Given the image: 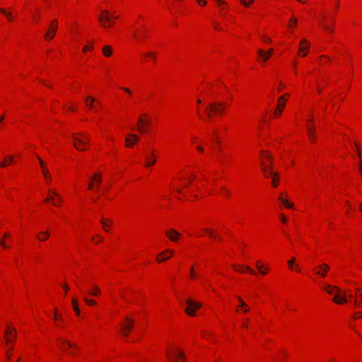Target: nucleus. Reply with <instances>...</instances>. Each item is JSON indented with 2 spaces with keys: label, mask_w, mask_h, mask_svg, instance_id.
<instances>
[{
  "label": "nucleus",
  "mask_w": 362,
  "mask_h": 362,
  "mask_svg": "<svg viewBox=\"0 0 362 362\" xmlns=\"http://www.w3.org/2000/svg\"><path fill=\"white\" fill-rule=\"evenodd\" d=\"M195 109L202 120L214 121L226 116L231 105L228 88L220 81L200 83L195 93Z\"/></svg>",
  "instance_id": "f257e3e1"
},
{
  "label": "nucleus",
  "mask_w": 362,
  "mask_h": 362,
  "mask_svg": "<svg viewBox=\"0 0 362 362\" xmlns=\"http://www.w3.org/2000/svg\"><path fill=\"white\" fill-rule=\"evenodd\" d=\"M227 131L228 127L226 124H217L209 134V141H206L199 136L192 134L190 136V144L199 154L222 165L223 163L221 155L223 151L222 138Z\"/></svg>",
  "instance_id": "f03ea898"
},
{
  "label": "nucleus",
  "mask_w": 362,
  "mask_h": 362,
  "mask_svg": "<svg viewBox=\"0 0 362 362\" xmlns=\"http://www.w3.org/2000/svg\"><path fill=\"white\" fill-rule=\"evenodd\" d=\"M170 189L175 192V197L179 199L190 200L198 197V193L212 194L213 190L208 182L199 180L193 175L184 173L180 177L173 180Z\"/></svg>",
  "instance_id": "7ed1b4c3"
},
{
  "label": "nucleus",
  "mask_w": 362,
  "mask_h": 362,
  "mask_svg": "<svg viewBox=\"0 0 362 362\" xmlns=\"http://www.w3.org/2000/svg\"><path fill=\"white\" fill-rule=\"evenodd\" d=\"M321 288L328 294L333 296V302L338 305H343L351 302L354 299V306L356 308L362 307V289L356 288L354 294L351 291H342L339 287L324 284Z\"/></svg>",
  "instance_id": "20e7f679"
},
{
  "label": "nucleus",
  "mask_w": 362,
  "mask_h": 362,
  "mask_svg": "<svg viewBox=\"0 0 362 362\" xmlns=\"http://www.w3.org/2000/svg\"><path fill=\"white\" fill-rule=\"evenodd\" d=\"M132 33L136 43L145 45L150 40L151 34L148 19L144 16H139L133 26Z\"/></svg>",
  "instance_id": "39448f33"
},
{
  "label": "nucleus",
  "mask_w": 362,
  "mask_h": 362,
  "mask_svg": "<svg viewBox=\"0 0 362 362\" xmlns=\"http://www.w3.org/2000/svg\"><path fill=\"white\" fill-rule=\"evenodd\" d=\"M261 167L264 177H272V184L274 187H276L279 184V175L273 172L272 170V157L270 152L262 151L259 155Z\"/></svg>",
  "instance_id": "423d86ee"
},
{
  "label": "nucleus",
  "mask_w": 362,
  "mask_h": 362,
  "mask_svg": "<svg viewBox=\"0 0 362 362\" xmlns=\"http://www.w3.org/2000/svg\"><path fill=\"white\" fill-rule=\"evenodd\" d=\"M166 357L170 362H185V356L183 350L176 344L168 347Z\"/></svg>",
  "instance_id": "0eeeda50"
},
{
  "label": "nucleus",
  "mask_w": 362,
  "mask_h": 362,
  "mask_svg": "<svg viewBox=\"0 0 362 362\" xmlns=\"http://www.w3.org/2000/svg\"><path fill=\"white\" fill-rule=\"evenodd\" d=\"M189 235L197 238L207 235L214 241L220 240V236L216 231L209 228H202L200 226L194 227L192 230L189 232Z\"/></svg>",
  "instance_id": "6e6552de"
},
{
  "label": "nucleus",
  "mask_w": 362,
  "mask_h": 362,
  "mask_svg": "<svg viewBox=\"0 0 362 362\" xmlns=\"http://www.w3.org/2000/svg\"><path fill=\"white\" fill-rule=\"evenodd\" d=\"M90 138L87 133H76L73 134V143L78 151H86L89 148Z\"/></svg>",
  "instance_id": "1a4fd4ad"
},
{
  "label": "nucleus",
  "mask_w": 362,
  "mask_h": 362,
  "mask_svg": "<svg viewBox=\"0 0 362 362\" xmlns=\"http://www.w3.org/2000/svg\"><path fill=\"white\" fill-rule=\"evenodd\" d=\"M64 199L62 195L56 189L49 188L47 192V197L45 199V204H50L56 207H59L63 204Z\"/></svg>",
  "instance_id": "9d476101"
},
{
  "label": "nucleus",
  "mask_w": 362,
  "mask_h": 362,
  "mask_svg": "<svg viewBox=\"0 0 362 362\" xmlns=\"http://www.w3.org/2000/svg\"><path fill=\"white\" fill-rule=\"evenodd\" d=\"M98 18L101 25L107 28L114 25L117 16L109 11L105 10L101 12Z\"/></svg>",
  "instance_id": "9b49d317"
},
{
  "label": "nucleus",
  "mask_w": 362,
  "mask_h": 362,
  "mask_svg": "<svg viewBox=\"0 0 362 362\" xmlns=\"http://www.w3.org/2000/svg\"><path fill=\"white\" fill-rule=\"evenodd\" d=\"M134 318L132 315H127L120 323V332L122 336L128 337L134 327Z\"/></svg>",
  "instance_id": "f8f14e48"
},
{
  "label": "nucleus",
  "mask_w": 362,
  "mask_h": 362,
  "mask_svg": "<svg viewBox=\"0 0 362 362\" xmlns=\"http://www.w3.org/2000/svg\"><path fill=\"white\" fill-rule=\"evenodd\" d=\"M151 122V117L147 113L141 114L136 123L139 132L141 134H146L149 130Z\"/></svg>",
  "instance_id": "ddd939ff"
},
{
  "label": "nucleus",
  "mask_w": 362,
  "mask_h": 362,
  "mask_svg": "<svg viewBox=\"0 0 362 362\" xmlns=\"http://www.w3.org/2000/svg\"><path fill=\"white\" fill-rule=\"evenodd\" d=\"M58 347L63 351L67 352L71 356H75L78 347L76 344L65 339H59L57 341Z\"/></svg>",
  "instance_id": "4468645a"
},
{
  "label": "nucleus",
  "mask_w": 362,
  "mask_h": 362,
  "mask_svg": "<svg viewBox=\"0 0 362 362\" xmlns=\"http://www.w3.org/2000/svg\"><path fill=\"white\" fill-rule=\"evenodd\" d=\"M39 161L41 173L42 174L45 183L47 185H49L52 181V176L49 170V165L48 163L42 160L39 156H37Z\"/></svg>",
  "instance_id": "2eb2a0df"
},
{
  "label": "nucleus",
  "mask_w": 362,
  "mask_h": 362,
  "mask_svg": "<svg viewBox=\"0 0 362 362\" xmlns=\"http://www.w3.org/2000/svg\"><path fill=\"white\" fill-rule=\"evenodd\" d=\"M202 303L194 300L192 298H188L185 303V310L189 316H196L197 311L202 307Z\"/></svg>",
  "instance_id": "dca6fc26"
},
{
  "label": "nucleus",
  "mask_w": 362,
  "mask_h": 362,
  "mask_svg": "<svg viewBox=\"0 0 362 362\" xmlns=\"http://www.w3.org/2000/svg\"><path fill=\"white\" fill-rule=\"evenodd\" d=\"M289 96H290L289 93H284V95H282L281 97L279 98V99L277 100L276 107L274 110V112L272 114L273 119H277L281 115V114L285 108L286 103L288 100Z\"/></svg>",
  "instance_id": "f3484780"
},
{
  "label": "nucleus",
  "mask_w": 362,
  "mask_h": 362,
  "mask_svg": "<svg viewBox=\"0 0 362 362\" xmlns=\"http://www.w3.org/2000/svg\"><path fill=\"white\" fill-rule=\"evenodd\" d=\"M313 115L312 113L308 117L306 122V132L308 139L310 143L313 144L316 141L315 129L313 123Z\"/></svg>",
  "instance_id": "a211bd4d"
},
{
  "label": "nucleus",
  "mask_w": 362,
  "mask_h": 362,
  "mask_svg": "<svg viewBox=\"0 0 362 362\" xmlns=\"http://www.w3.org/2000/svg\"><path fill=\"white\" fill-rule=\"evenodd\" d=\"M274 48H270L269 50L265 51L264 49L259 48L257 49V61L262 66H264L265 63L272 57L274 54Z\"/></svg>",
  "instance_id": "6ab92c4d"
},
{
  "label": "nucleus",
  "mask_w": 362,
  "mask_h": 362,
  "mask_svg": "<svg viewBox=\"0 0 362 362\" xmlns=\"http://www.w3.org/2000/svg\"><path fill=\"white\" fill-rule=\"evenodd\" d=\"M318 24L327 33H332L334 30V21L332 18H327L322 15L318 21Z\"/></svg>",
  "instance_id": "aec40b11"
},
{
  "label": "nucleus",
  "mask_w": 362,
  "mask_h": 362,
  "mask_svg": "<svg viewBox=\"0 0 362 362\" xmlns=\"http://www.w3.org/2000/svg\"><path fill=\"white\" fill-rule=\"evenodd\" d=\"M58 30V21L57 20L54 19L52 20L47 28V30L46 31L44 39L47 42H50L54 38V36L57 33V31Z\"/></svg>",
  "instance_id": "412c9836"
},
{
  "label": "nucleus",
  "mask_w": 362,
  "mask_h": 362,
  "mask_svg": "<svg viewBox=\"0 0 362 362\" xmlns=\"http://www.w3.org/2000/svg\"><path fill=\"white\" fill-rule=\"evenodd\" d=\"M310 43L306 38H302L299 42L297 54L299 57H305L309 52Z\"/></svg>",
  "instance_id": "4be33fe9"
},
{
  "label": "nucleus",
  "mask_w": 362,
  "mask_h": 362,
  "mask_svg": "<svg viewBox=\"0 0 362 362\" xmlns=\"http://www.w3.org/2000/svg\"><path fill=\"white\" fill-rule=\"evenodd\" d=\"M102 182V175L100 173H95L90 178L88 189L91 191H97Z\"/></svg>",
  "instance_id": "5701e85b"
},
{
  "label": "nucleus",
  "mask_w": 362,
  "mask_h": 362,
  "mask_svg": "<svg viewBox=\"0 0 362 362\" xmlns=\"http://www.w3.org/2000/svg\"><path fill=\"white\" fill-rule=\"evenodd\" d=\"M142 61L145 63L152 62L156 64L158 61L157 52L156 51H146L141 54Z\"/></svg>",
  "instance_id": "b1692460"
},
{
  "label": "nucleus",
  "mask_w": 362,
  "mask_h": 362,
  "mask_svg": "<svg viewBox=\"0 0 362 362\" xmlns=\"http://www.w3.org/2000/svg\"><path fill=\"white\" fill-rule=\"evenodd\" d=\"M16 330L15 328L11 326H8L4 334L6 346H8L9 344H13L16 339Z\"/></svg>",
  "instance_id": "393cba45"
},
{
  "label": "nucleus",
  "mask_w": 362,
  "mask_h": 362,
  "mask_svg": "<svg viewBox=\"0 0 362 362\" xmlns=\"http://www.w3.org/2000/svg\"><path fill=\"white\" fill-rule=\"evenodd\" d=\"M232 269L234 271L240 274H249L250 275L255 276L257 275L256 272L252 268L248 266H245L243 264H233Z\"/></svg>",
  "instance_id": "a878e982"
},
{
  "label": "nucleus",
  "mask_w": 362,
  "mask_h": 362,
  "mask_svg": "<svg viewBox=\"0 0 362 362\" xmlns=\"http://www.w3.org/2000/svg\"><path fill=\"white\" fill-rule=\"evenodd\" d=\"M86 105L91 111L95 112H99L101 107L100 102L92 96H88L86 98Z\"/></svg>",
  "instance_id": "bb28decb"
},
{
  "label": "nucleus",
  "mask_w": 362,
  "mask_h": 362,
  "mask_svg": "<svg viewBox=\"0 0 362 362\" xmlns=\"http://www.w3.org/2000/svg\"><path fill=\"white\" fill-rule=\"evenodd\" d=\"M165 235L173 243H177L182 236L180 232L173 228L167 229Z\"/></svg>",
  "instance_id": "cd10ccee"
},
{
  "label": "nucleus",
  "mask_w": 362,
  "mask_h": 362,
  "mask_svg": "<svg viewBox=\"0 0 362 362\" xmlns=\"http://www.w3.org/2000/svg\"><path fill=\"white\" fill-rule=\"evenodd\" d=\"M329 269V265L325 263L316 266L313 268V273L320 278H325Z\"/></svg>",
  "instance_id": "c85d7f7f"
},
{
  "label": "nucleus",
  "mask_w": 362,
  "mask_h": 362,
  "mask_svg": "<svg viewBox=\"0 0 362 362\" xmlns=\"http://www.w3.org/2000/svg\"><path fill=\"white\" fill-rule=\"evenodd\" d=\"M174 254V250L172 249H167L160 253H158L156 256V260L158 263H163L170 258L173 257Z\"/></svg>",
  "instance_id": "c756f323"
},
{
  "label": "nucleus",
  "mask_w": 362,
  "mask_h": 362,
  "mask_svg": "<svg viewBox=\"0 0 362 362\" xmlns=\"http://www.w3.org/2000/svg\"><path fill=\"white\" fill-rule=\"evenodd\" d=\"M256 269L258 271V273L266 276L270 272V267L268 264H264L262 260H257L255 263Z\"/></svg>",
  "instance_id": "7c9ffc66"
},
{
  "label": "nucleus",
  "mask_w": 362,
  "mask_h": 362,
  "mask_svg": "<svg viewBox=\"0 0 362 362\" xmlns=\"http://www.w3.org/2000/svg\"><path fill=\"white\" fill-rule=\"evenodd\" d=\"M140 140L139 136L135 134H129L125 139V147L132 148Z\"/></svg>",
  "instance_id": "2f4dec72"
},
{
  "label": "nucleus",
  "mask_w": 362,
  "mask_h": 362,
  "mask_svg": "<svg viewBox=\"0 0 362 362\" xmlns=\"http://www.w3.org/2000/svg\"><path fill=\"white\" fill-rule=\"evenodd\" d=\"M216 5L219 10V13L222 16H226L229 11V6L227 2L223 0H216Z\"/></svg>",
  "instance_id": "473e14b6"
},
{
  "label": "nucleus",
  "mask_w": 362,
  "mask_h": 362,
  "mask_svg": "<svg viewBox=\"0 0 362 362\" xmlns=\"http://www.w3.org/2000/svg\"><path fill=\"white\" fill-rule=\"evenodd\" d=\"M156 156L155 155V151H152L151 154L146 155L144 160V165L146 168H150L155 165L156 163Z\"/></svg>",
  "instance_id": "72a5a7b5"
},
{
  "label": "nucleus",
  "mask_w": 362,
  "mask_h": 362,
  "mask_svg": "<svg viewBox=\"0 0 362 362\" xmlns=\"http://www.w3.org/2000/svg\"><path fill=\"white\" fill-rule=\"evenodd\" d=\"M238 305L236 306L235 312H243V313H247L250 311V307L247 304L245 303V302L240 298H238Z\"/></svg>",
  "instance_id": "f704fd0d"
},
{
  "label": "nucleus",
  "mask_w": 362,
  "mask_h": 362,
  "mask_svg": "<svg viewBox=\"0 0 362 362\" xmlns=\"http://www.w3.org/2000/svg\"><path fill=\"white\" fill-rule=\"evenodd\" d=\"M11 243V235L9 233H5L1 240V245L4 248H9Z\"/></svg>",
  "instance_id": "c9c22d12"
},
{
  "label": "nucleus",
  "mask_w": 362,
  "mask_h": 362,
  "mask_svg": "<svg viewBox=\"0 0 362 362\" xmlns=\"http://www.w3.org/2000/svg\"><path fill=\"white\" fill-rule=\"evenodd\" d=\"M82 294H86L85 292L81 291ZM101 293V291L100 287L98 285H93L86 292V294L90 295L92 296H99Z\"/></svg>",
  "instance_id": "e433bc0d"
},
{
  "label": "nucleus",
  "mask_w": 362,
  "mask_h": 362,
  "mask_svg": "<svg viewBox=\"0 0 362 362\" xmlns=\"http://www.w3.org/2000/svg\"><path fill=\"white\" fill-rule=\"evenodd\" d=\"M296 258L293 257L287 261L288 268L291 271H295L298 273H301V269L298 264L295 263Z\"/></svg>",
  "instance_id": "4c0bfd02"
},
{
  "label": "nucleus",
  "mask_w": 362,
  "mask_h": 362,
  "mask_svg": "<svg viewBox=\"0 0 362 362\" xmlns=\"http://www.w3.org/2000/svg\"><path fill=\"white\" fill-rule=\"evenodd\" d=\"M298 24V19L292 16L291 19L288 21L287 24V28L288 29V32L292 34L294 32L295 28H296Z\"/></svg>",
  "instance_id": "58836bf2"
},
{
  "label": "nucleus",
  "mask_w": 362,
  "mask_h": 362,
  "mask_svg": "<svg viewBox=\"0 0 362 362\" xmlns=\"http://www.w3.org/2000/svg\"><path fill=\"white\" fill-rule=\"evenodd\" d=\"M102 53L105 57L109 58L113 54V47L111 45H106L103 47Z\"/></svg>",
  "instance_id": "ea45409f"
},
{
  "label": "nucleus",
  "mask_w": 362,
  "mask_h": 362,
  "mask_svg": "<svg viewBox=\"0 0 362 362\" xmlns=\"http://www.w3.org/2000/svg\"><path fill=\"white\" fill-rule=\"evenodd\" d=\"M32 20L34 24H39L42 20L41 11L39 8L35 10L32 16Z\"/></svg>",
  "instance_id": "a19ab883"
},
{
  "label": "nucleus",
  "mask_w": 362,
  "mask_h": 362,
  "mask_svg": "<svg viewBox=\"0 0 362 362\" xmlns=\"http://www.w3.org/2000/svg\"><path fill=\"white\" fill-rule=\"evenodd\" d=\"M49 233L48 230L38 232L36 235L37 239L40 242H45L49 238Z\"/></svg>",
  "instance_id": "79ce46f5"
},
{
  "label": "nucleus",
  "mask_w": 362,
  "mask_h": 362,
  "mask_svg": "<svg viewBox=\"0 0 362 362\" xmlns=\"http://www.w3.org/2000/svg\"><path fill=\"white\" fill-rule=\"evenodd\" d=\"M13 162H14V156H6L4 160L0 163L1 168H6L9 166Z\"/></svg>",
  "instance_id": "37998d69"
},
{
  "label": "nucleus",
  "mask_w": 362,
  "mask_h": 362,
  "mask_svg": "<svg viewBox=\"0 0 362 362\" xmlns=\"http://www.w3.org/2000/svg\"><path fill=\"white\" fill-rule=\"evenodd\" d=\"M218 194L225 199H229L231 196V192L226 187H221Z\"/></svg>",
  "instance_id": "c03bdc74"
},
{
  "label": "nucleus",
  "mask_w": 362,
  "mask_h": 362,
  "mask_svg": "<svg viewBox=\"0 0 362 362\" xmlns=\"http://www.w3.org/2000/svg\"><path fill=\"white\" fill-rule=\"evenodd\" d=\"M100 223L103 225V228L105 232H108L110 230L112 222L105 218H102Z\"/></svg>",
  "instance_id": "a18cd8bd"
},
{
  "label": "nucleus",
  "mask_w": 362,
  "mask_h": 362,
  "mask_svg": "<svg viewBox=\"0 0 362 362\" xmlns=\"http://www.w3.org/2000/svg\"><path fill=\"white\" fill-rule=\"evenodd\" d=\"M71 304H72V308H73V310L74 311V313H76V316H80V314H81V310L79 308V306H78V301L76 298H72V301H71Z\"/></svg>",
  "instance_id": "49530a36"
},
{
  "label": "nucleus",
  "mask_w": 362,
  "mask_h": 362,
  "mask_svg": "<svg viewBox=\"0 0 362 362\" xmlns=\"http://www.w3.org/2000/svg\"><path fill=\"white\" fill-rule=\"evenodd\" d=\"M54 320L55 325L57 327H61L62 326V316L61 314L58 313V312L57 311L56 309L54 310Z\"/></svg>",
  "instance_id": "de8ad7c7"
},
{
  "label": "nucleus",
  "mask_w": 362,
  "mask_h": 362,
  "mask_svg": "<svg viewBox=\"0 0 362 362\" xmlns=\"http://www.w3.org/2000/svg\"><path fill=\"white\" fill-rule=\"evenodd\" d=\"M318 62L321 66H327L329 63V58L326 55H322L318 58Z\"/></svg>",
  "instance_id": "09e8293b"
},
{
  "label": "nucleus",
  "mask_w": 362,
  "mask_h": 362,
  "mask_svg": "<svg viewBox=\"0 0 362 362\" xmlns=\"http://www.w3.org/2000/svg\"><path fill=\"white\" fill-rule=\"evenodd\" d=\"M268 124L267 116L264 115L259 121V129L263 131L266 126Z\"/></svg>",
  "instance_id": "8fccbe9b"
},
{
  "label": "nucleus",
  "mask_w": 362,
  "mask_h": 362,
  "mask_svg": "<svg viewBox=\"0 0 362 362\" xmlns=\"http://www.w3.org/2000/svg\"><path fill=\"white\" fill-rule=\"evenodd\" d=\"M94 49V45L93 42H88L87 45H86L82 49L83 53H87L88 52H92Z\"/></svg>",
  "instance_id": "3c124183"
},
{
  "label": "nucleus",
  "mask_w": 362,
  "mask_h": 362,
  "mask_svg": "<svg viewBox=\"0 0 362 362\" xmlns=\"http://www.w3.org/2000/svg\"><path fill=\"white\" fill-rule=\"evenodd\" d=\"M103 241V238L100 235L96 234L92 237V242L94 244L98 245L102 243Z\"/></svg>",
  "instance_id": "603ef678"
},
{
  "label": "nucleus",
  "mask_w": 362,
  "mask_h": 362,
  "mask_svg": "<svg viewBox=\"0 0 362 362\" xmlns=\"http://www.w3.org/2000/svg\"><path fill=\"white\" fill-rule=\"evenodd\" d=\"M198 274L195 272L194 267L192 266L190 269V274H189V278L192 280H195L197 278H198Z\"/></svg>",
  "instance_id": "864d4df0"
},
{
  "label": "nucleus",
  "mask_w": 362,
  "mask_h": 362,
  "mask_svg": "<svg viewBox=\"0 0 362 362\" xmlns=\"http://www.w3.org/2000/svg\"><path fill=\"white\" fill-rule=\"evenodd\" d=\"M83 300L89 306H95L97 305V303L95 300L89 299L86 296L83 297Z\"/></svg>",
  "instance_id": "5fc2aeb1"
},
{
  "label": "nucleus",
  "mask_w": 362,
  "mask_h": 362,
  "mask_svg": "<svg viewBox=\"0 0 362 362\" xmlns=\"http://www.w3.org/2000/svg\"><path fill=\"white\" fill-rule=\"evenodd\" d=\"M4 16H6L8 22H13L14 21V17L11 11L6 10V13H4Z\"/></svg>",
  "instance_id": "6e6d98bb"
},
{
  "label": "nucleus",
  "mask_w": 362,
  "mask_h": 362,
  "mask_svg": "<svg viewBox=\"0 0 362 362\" xmlns=\"http://www.w3.org/2000/svg\"><path fill=\"white\" fill-rule=\"evenodd\" d=\"M281 204L286 209H291L293 207V204L290 202L287 199L284 200V202H282Z\"/></svg>",
  "instance_id": "4d7b16f0"
},
{
  "label": "nucleus",
  "mask_w": 362,
  "mask_h": 362,
  "mask_svg": "<svg viewBox=\"0 0 362 362\" xmlns=\"http://www.w3.org/2000/svg\"><path fill=\"white\" fill-rule=\"evenodd\" d=\"M240 3L246 8L249 7L254 1V0H240Z\"/></svg>",
  "instance_id": "13d9d810"
},
{
  "label": "nucleus",
  "mask_w": 362,
  "mask_h": 362,
  "mask_svg": "<svg viewBox=\"0 0 362 362\" xmlns=\"http://www.w3.org/2000/svg\"><path fill=\"white\" fill-rule=\"evenodd\" d=\"M346 205L347 207L346 214L349 216L352 213L353 209H352L350 202L349 201H346Z\"/></svg>",
  "instance_id": "bf43d9fd"
},
{
  "label": "nucleus",
  "mask_w": 362,
  "mask_h": 362,
  "mask_svg": "<svg viewBox=\"0 0 362 362\" xmlns=\"http://www.w3.org/2000/svg\"><path fill=\"white\" fill-rule=\"evenodd\" d=\"M286 199H287V194L286 193H284V192H281L279 195V197H278V199L280 203H281L282 202H284V200H285Z\"/></svg>",
  "instance_id": "052dcab7"
},
{
  "label": "nucleus",
  "mask_w": 362,
  "mask_h": 362,
  "mask_svg": "<svg viewBox=\"0 0 362 362\" xmlns=\"http://www.w3.org/2000/svg\"><path fill=\"white\" fill-rule=\"evenodd\" d=\"M279 221L284 225L286 224L288 222L287 218L282 214H279Z\"/></svg>",
  "instance_id": "680f3d73"
},
{
  "label": "nucleus",
  "mask_w": 362,
  "mask_h": 362,
  "mask_svg": "<svg viewBox=\"0 0 362 362\" xmlns=\"http://www.w3.org/2000/svg\"><path fill=\"white\" fill-rule=\"evenodd\" d=\"M262 42H264L265 44H270L272 42L271 38L266 35H263L262 37Z\"/></svg>",
  "instance_id": "e2e57ef3"
},
{
  "label": "nucleus",
  "mask_w": 362,
  "mask_h": 362,
  "mask_svg": "<svg viewBox=\"0 0 362 362\" xmlns=\"http://www.w3.org/2000/svg\"><path fill=\"white\" fill-rule=\"evenodd\" d=\"M292 65H293V69L294 73L296 75L297 74L298 60L297 59H294L293 61Z\"/></svg>",
  "instance_id": "0e129e2a"
},
{
  "label": "nucleus",
  "mask_w": 362,
  "mask_h": 362,
  "mask_svg": "<svg viewBox=\"0 0 362 362\" xmlns=\"http://www.w3.org/2000/svg\"><path fill=\"white\" fill-rule=\"evenodd\" d=\"M196 1L200 6H205L207 4V0H196Z\"/></svg>",
  "instance_id": "69168bd1"
},
{
  "label": "nucleus",
  "mask_w": 362,
  "mask_h": 362,
  "mask_svg": "<svg viewBox=\"0 0 362 362\" xmlns=\"http://www.w3.org/2000/svg\"><path fill=\"white\" fill-rule=\"evenodd\" d=\"M121 90H124L126 93H127L129 95L132 96V91L128 88H125V87H121L119 88Z\"/></svg>",
  "instance_id": "338daca9"
},
{
  "label": "nucleus",
  "mask_w": 362,
  "mask_h": 362,
  "mask_svg": "<svg viewBox=\"0 0 362 362\" xmlns=\"http://www.w3.org/2000/svg\"><path fill=\"white\" fill-rule=\"evenodd\" d=\"M353 317L354 319H359V318L362 317V313L357 312V313H354L353 315Z\"/></svg>",
  "instance_id": "774afa93"
}]
</instances>
